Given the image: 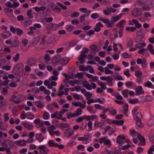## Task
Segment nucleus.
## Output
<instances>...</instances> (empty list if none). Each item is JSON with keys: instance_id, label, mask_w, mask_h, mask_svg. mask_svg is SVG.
<instances>
[{"instance_id": "1", "label": "nucleus", "mask_w": 154, "mask_h": 154, "mask_svg": "<svg viewBox=\"0 0 154 154\" xmlns=\"http://www.w3.org/2000/svg\"><path fill=\"white\" fill-rule=\"evenodd\" d=\"M146 45L145 43H142L137 44L135 45L130 48L129 51H134L137 49H139L138 52L139 54H141L143 55H146L147 54V49L145 48Z\"/></svg>"}, {"instance_id": "2", "label": "nucleus", "mask_w": 154, "mask_h": 154, "mask_svg": "<svg viewBox=\"0 0 154 154\" xmlns=\"http://www.w3.org/2000/svg\"><path fill=\"white\" fill-rule=\"evenodd\" d=\"M70 60L69 58L65 57L61 58L60 56L54 57L53 59V62L54 63H60L63 65H66Z\"/></svg>"}, {"instance_id": "3", "label": "nucleus", "mask_w": 154, "mask_h": 154, "mask_svg": "<svg viewBox=\"0 0 154 154\" xmlns=\"http://www.w3.org/2000/svg\"><path fill=\"white\" fill-rule=\"evenodd\" d=\"M141 2L144 4L142 7V8L144 10L149 11L153 6V0H144Z\"/></svg>"}, {"instance_id": "4", "label": "nucleus", "mask_w": 154, "mask_h": 154, "mask_svg": "<svg viewBox=\"0 0 154 154\" xmlns=\"http://www.w3.org/2000/svg\"><path fill=\"white\" fill-rule=\"evenodd\" d=\"M26 97L23 95L20 94L17 96L14 95L11 98V100L14 103L18 104L25 99Z\"/></svg>"}, {"instance_id": "5", "label": "nucleus", "mask_w": 154, "mask_h": 154, "mask_svg": "<svg viewBox=\"0 0 154 154\" xmlns=\"http://www.w3.org/2000/svg\"><path fill=\"white\" fill-rule=\"evenodd\" d=\"M89 51V50L86 48H85L84 51L81 54L78 58V60L81 63H84L85 61V58L86 57L87 54H86Z\"/></svg>"}, {"instance_id": "6", "label": "nucleus", "mask_w": 154, "mask_h": 154, "mask_svg": "<svg viewBox=\"0 0 154 154\" xmlns=\"http://www.w3.org/2000/svg\"><path fill=\"white\" fill-rule=\"evenodd\" d=\"M50 83V81L48 80H45L44 82V85L47 87V88L48 89H51L52 87L53 86H56L57 85V82L55 81H51V83Z\"/></svg>"}, {"instance_id": "7", "label": "nucleus", "mask_w": 154, "mask_h": 154, "mask_svg": "<svg viewBox=\"0 0 154 154\" xmlns=\"http://www.w3.org/2000/svg\"><path fill=\"white\" fill-rule=\"evenodd\" d=\"M129 24L131 25H135L136 27L137 28H140L142 27V26L137 20L133 19L129 21Z\"/></svg>"}, {"instance_id": "8", "label": "nucleus", "mask_w": 154, "mask_h": 154, "mask_svg": "<svg viewBox=\"0 0 154 154\" xmlns=\"http://www.w3.org/2000/svg\"><path fill=\"white\" fill-rule=\"evenodd\" d=\"M125 137L124 135H118L117 138L116 142L119 144H124L125 143Z\"/></svg>"}, {"instance_id": "9", "label": "nucleus", "mask_w": 154, "mask_h": 154, "mask_svg": "<svg viewBox=\"0 0 154 154\" xmlns=\"http://www.w3.org/2000/svg\"><path fill=\"white\" fill-rule=\"evenodd\" d=\"M38 148L40 150V154H48L49 149L44 145L40 146Z\"/></svg>"}, {"instance_id": "10", "label": "nucleus", "mask_w": 154, "mask_h": 154, "mask_svg": "<svg viewBox=\"0 0 154 154\" xmlns=\"http://www.w3.org/2000/svg\"><path fill=\"white\" fill-rule=\"evenodd\" d=\"M63 82L66 86L69 87L70 85L72 86H74L75 84V80H69L68 79H66L63 80Z\"/></svg>"}, {"instance_id": "11", "label": "nucleus", "mask_w": 154, "mask_h": 154, "mask_svg": "<svg viewBox=\"0 0 154 154\" xmlns=\"http://www.w3.org/2000/svg\"><path fill=\"white\" fill-rule=\"evenodd\" d=\"M23 68V66L22 64H18L13 69L12 73H15L16 71L19 72L22 70Z\"/></svg>"}, {"instance_id": "12", "label": "nucleus", "mask_w": 154, "mask_h": 154, "mask_svg": "<svg viewBox=\"0 0 154 154\" xmlns=\"http://www.w3.org/2000/svg\"><path fill=\"white\" fill-rule=\"evenodd\" d=\"M19 45V41L17 37H14L12 38V46L13 47H17Z\"/></svg>"}, {"instance_id": "13", "label": "nucleus", "mask_w": 154, "mask_h": 154, "mask_svg": "<svg viewBox=\"0 0 154 154\" xmlns=\"http://www.w3.org/2000/svg\"><path fill=\"white\" fill-rule=\"evenodd\" d=\"M74 131L73 130H67L64 132V135L65 137L70 138L73 134Z\"/></svg>"}, {"instance_id": "14", "label": "nucleus", "mask_w": 154, "mask_h": 154, "mask_svg": "<svg viewBox=\"0 0 154 154\" xmlns=\"http://www.w3.org/2000/svg\"><path fill=\"white\" fill-rule=\"evenodd\" d=\"M99 142L101 144L104 143L105 144H109L110 141L109 140L107 139L106 137L100 138L99 140Z\"/></svg>"}, {"instance_id": "15", "label": "nucleus", "mask_w": 154, "mask_h": 154, "mask_svg": "<svg viewBox=\"0 0 154 154\" xmlns=\"http://www.w3.org/2000/svg\"><path fill=\"white\" fill-rule=\"evenodd\" d=\"M53 73L54 75L51 76L49 78V80L51 81L52 80H54V81H57L58 79V75L59 74L58 72L57 71H54L53 72Z\"/></svg>"}, {"instance_id": "16", "label": "nucleus", "mask_w": 154, "mask_h": 154, "mask_svg": "<svg viewBox=\"0 0 154 154\" xmlns=\"http://www.w3.org/2000/svg\"><path fill=\"white\" fill-rule=\"evenodd\" d=\"M142 12L138 9H134L132 11V15L134 17H138L141 15Z\"/></svg>"}, {"instance_id": "17", "label": "nucleus", "mask_w": 154, "mask_h": 154, "mask_svg": "<svg viewBox=\"0 0 154 154\" xmlns=\"http://www.w3.org/2000/svg\"><path fill=\"white\" fill-rule=\"evenodd\" d=\"M104 124V122L97 121H95L94 123V125L95 127L97 128H103Z\"/></svg>"}, {"instance_id": "18", "label": "nucleus", "mask_w": 154, "mask_h": 154, "mask_svg": "<svg viewBox=\"0 0 154 154\" xmlns=\"http://www.w3.org/2000/svg\"><path fill=\"white\" fill-rule=\"evenodd\" d=\"M15 144L17 146H25L26 144V141L24 140H18L15 142Z\"/></svg>"}, {"instance_id": "19", "label": "nucleus", "mask_w": 154, "mask_h": 154, "mask_svg": "<svg viewBox=\"0 0 154 154\" xmlns=\"http://www.w3.org/2000/svg\"><path fill=\"white\" fill-rule=\"evenodd\" d=\"M91 140V137L87 135L84 137L83 142L82 143L83 144H86L89 143Z\"/></svg>"}, {"instance_id": "20", "label": "nucleus", "mask_w": 154, "mask_h": 154, "mask_svg": "<svg viewBox=\"0 0 154 154\" xmlns=\"http://www.w3.org/2000/svg\"><path fill=\"white\" fill-rule=\"evenodd\" d=\"M1 36L2 38H6L10 37L11 36V34L9 31H7L2 33Z\"/></svg>"}, {"instance_id": "21", "label": "nucleus", "mask_w": 154, "mask_h": 154, "mask_svg": "<svg viewBox=\"0 0 154 154\" xmlns=\"http://www.w3.org/2000/svg\"><path fill=\"white\" fill-rule=\"evenodd\" d=\"M39 90L41 91L44 92L45 94H50V91L47 89L46 87L43 86H42L39 88Z\"/></svg>"}, {"instance_id": "22", "label": "nucleus", "mask_w": 154, "mask_h": 154, "mask_svg": "<svg viewBox=\"0 0 154 154\" xmlns=\"http://www.w3.org/2000/svg\"><path fill=\"white\" fill-rule=\"evenodd\" d=\"M23 125L25 127L29 130H31L33 128V126L28 122H24L23 123Z\"/></svg>"}, {"instance_id": "23", "label": "nucleus", "mask_w": 154, "mask_h": 154, "mask_svg": "<svg viewBox=\"0 0 154 154\" xmlns=\"http://www.w3.org/2000/svg\"><path fill=\"white\" fill-rule=\"evenodd\" d=\"M122 14L121 13H120L116 16L112 17L111 18V20L114 23L115 22H117L119 20L122 18Z\"/></svg>"}, {"instance_id": "24", "label": "nucleus", "mask_w": 154, "mask_h": 154, "mask_svg": "<svg viewBox=\"0 0 154 154\" xmlns=\"http://www.w3.org/2000/svg\"><path fill=\"white\" fill-rule=\"evenodd\" d=\"M83 85L84 87L88 90H91L92 89V87L91 85L88 82L85 81L83 82Z\"/></svg>"}, {"instance_id": "25", "label": "nucleus", "mask_w": 154, "mask_h": 154, "mask_svg": "<svg viewBox=\"0 0 154 154\" xmlns=\"http://www.w3.org/2000/svg\"><path fill=\"white\" fill-rule=\"evenodd\" d=\"M50 6L53 11L55 12L60 11V9L57 7L56 4L54 3H51Z\"/></svg>"}, {"instance_id": "26", "label": "nucleus", "mask_w": 154, "mask_h": 154, "mask_svg": "<svg viewBox=\"0 0 154 154\" xmlns=\"http://www.w3.org/2000/svg\"><path fill=\"white\" fill-rule=\"evenodd\" d=\"M136 94L137 95H140L143 93L142 87L139 86H138L136 89Z\"/></svg>"}, {"instance_id": "27", "label": "nucleus", "mask_w": 154, "mask_h": 154, "mask_svg": "<svg viewBox=\"0 0 154 154\" xmlns=\"http://www.w3.org/2000/svg\"><path fill=\"white\" fill-rule=\"evenodd\" d=\"M36 139L38 141L41 142L44 140V137L42 134H37L36 135Z\"/></svg>"}, {"instance_id": "28", "label": "nucleus", "mask_w": 154, "mask_h": 154, "mask_svg": "<svg viewBox=\"0 0 154 154\" xmlns=\"http://www.w3.org/2000/svg\"><path fill=\"white\" fill-rule=\"evenodd\" d=\"M103 25L100 23H98L96 24V26L94 28V30L95 32H98L100 29L101 27H103Z\"/></svg>"}, {"instance_id": "29", "label": "nucleus", "mask_w": 154, "mask_h": 154, "mask_svg": "<svg viewBox=\"0 0 154 154\" xmlns=\"http://www.w3.org/2000/svg\"><path fill=\"white\" fill-rule=\"evenodd\" d=\"M35 106L38 107L42 108L45 106L44 103L40 101H37L35 103Z\"/></svg>"}, {"instance_id": "30", "label": "nucleus", "mask_w": 154, "mask_h": 154, "mask_svg": "<svg viewBox=\"0 0 154 154\" xmlns=\"http://www.w3.org/2000/svg\"><path fill=\"white\" fill-rule=\"evenodd\" d=\"M137 137L140 142L141 143V145H144L145 144V140L144 138L140 135H138Z\"/></svg>"}, {"instance_id": "31", "label": "nucleus", "mask_w": 154, "mask_h": 154, "mask_svg": "<svg viewBox=\"0 0 154 154\" xmlns=\"http://www.w3.org/2000/svg\"><path fill=\"white\" fill-rule=\"evenodd\" d=\"M48 27H51L54 30L57 29L59 28L57 24H50L47 25V28Z\"/></svg>"}, {"instance_id": "32", "label": "nucleus", "mask_w": 154, "mask_h": 154, "mask_svg": "<svg viewBox=\"0 0 154 154\" xmlns=\"http://www.w3.org/2000/svg\"><path fill=\"white\" fill-rule=\"evenodd\" d=\"M126 21L124 20H122L118 23L116 24L117 27L120 28H123L124 25L125 24Z\"/></svg>"}, {"instance_id": "33", "label": "nucleus", "mask_w": 154, "mask_h": 154, "mask_svg": "<svg viewBox=\"0 0 154 154\" xmlns=\"http://www.w3.org/2000/svg\"><path fill=\"white\" fill-rule=\"evenodd\" d=\"M144 86L145 87L153 89L154 88V86L151 82H147L145 83Z\"/></svg>"}, {"instance_id": "34", "label": "nucleus", "mask_w": 154, "mask_h": 154, "mask_svg": "<svg viewBox=\"0 0 154 154\" xmlns=\"http://www.w3.org/2000/svg\"><path fill=\"white\" fill-rule=\"evenodd\" d=\"M79 41L77 40H74L70 42L69 43V47H72L75 46L78 43Z\"/></svg>"}, {"instance_id": "35", "label": "nucleus", "mask_w": 154, "mask_h": 154, "mask_svg": "<svg viewBox=\"0 0 154 154\" xmlns=\"http://www.w3.org/2000/svg\"><path fill=\"white\" fill-rule=\"evenodd\" d=\"M70 128V126L67 123H63L62 129L63 130H68Z\"/></svg>"}, {"instance_id": "36", "label": "nucleus", "mask_w": 154, "mask_h": 154, "mask_svg": "<svg viewBox=\"0 0 154 154\" xmlns=\"http://www.w3.org/2000/svg\"><path fill=\"white\" fill-rule=\"evenodd\" d=\"M33 9H35L36 12H39L40 11H43L46 8L45 6H42L41 7H38L35 6L33 8Z\"/></svg>"}, {"instance_id": "37", "label": "nucleus", "mask_w": 154, "mask_h": 154, "mask_svg": "<svg viewBox=\"0 0 154 154\" xmlns=\"http://www.w3.org/2000/svg\"><path fill=\"white\" fill-rule=\"evenodd\" d=\"M126 30L128 32H133L136 31V28L135 27L128 26L126 28Z\"/></svg>"}, {"instance_id": "38", "label": "nucleus", "mask_w": 154, "mask_h": 154, "mask_svg": "<svg viewBox=\"0 0 154 154\" xmlns=\"http://www.w3.org/2000/svg\"><path fill=\"white\" fill-rule=\"evenodd\" d=\"M13 144V142L10 140H6L4 143L3 146H5L7 147L8 145L11 146Z\"/></svg>"}, {"instance_id": "39", "label": "nucleus", "mask_w": 154, "mask_h": 154, "mask_svg": "<svg viewBox=\"0 0 154 154\" xmlns=\"http://www.w3.org/2000/svg\"><path fill=\"white\" fill-rule=\"evenodd\" d=\"M48 145L50 146L57 147L58 144L57 143H55L52 140H49L48 143Z\"/></svg>"}, {"instance_id": "40", "label": "nucleus", "mask_w": 154, "mask_h": 154, "mask_svg": "<svg viewBox=\"0 0 154 154\" xmlns=\"http://www.w3.org/2000/svg\"><path fill=\"white\" fill-rule=\"evenodd\" d=\"M125 85L127 88H129L135 85L134 82L130 81L126 82L125 83Z\"/></svg>"}, {"instance_id": "41", "label": "nucleus", "mask_w": 154, "mask_h": 154, "mask_svg": "<svg viewBox=\"0 0 154 154\" xmlns=\"http://www.w3.org/2000/svg\"><path fill=\"white\" fill-rule=\"evenodd\" d=\"M121 53L120 51H119L118 54H115L112 55V57L113 59L114 60H118L119 58V54Z\"/></svg>"}, {"instance_id": "42", "label": "nucleus", "mask_w": 154, "mask_h": 154, "mask_svg": "<svg viewBox=\"0 0 154 154\" xmlns=\"http://www.w3.org/2000/svg\"><path fill=\"white\" fill-rule=\"evenodd\" d=\"M20 57L19 53H17L15 56L13 58V60L15 62H17L19 60Z\"/></svg>"}, {"instance_id": "43", "label": "nucleus", "mask_w": 154, "mask_h": 154, "mask_svg": "<svg viewBox=\"0 0 154 154\" xmlns=\"http://www.w3.org/2000/svg\"><path fill=\"white\" fill-rule=\"evenodd\" d=\"M104 73L106 74H112L113 72L110 70L107 67H105L104 68Z\"/></svg>"}, {"instance_id": "44", "label": "nucleus", "mask_w": 154, "mask_h": 154, "mask_svg": "<svg viewBox=\"0 0 154 154\" xmlns=\"http://www.w3.org/2000/svg\"><path fill=\"white\" fill-rule=\"evenodd\" d=\"M122 94L125 97H128L129 94V90L127 89H125L122 91Z\"/></svg>"}, {"instance_id": "45", "label": "nucleus", "mask_w": 154, "mask_h": 154, "mask_svg": "<svg viewBox=\"0 0 154 154\" xmlns=\"http://www.w3.org/2000/svg\"><path fill=\"white\" fill-rule=\"evenodd\" d=\"M79 10L81 12L84 13H86L88 12L90 13L91 12V11H88L87 8H80L79 9Z\"/></svg>"}, {"instance_id": "46", "label": "nucleus", "mask_w": 154, "mask_h": 154, "mask_svg": "<svg viewBox=\"0 0 154 154\" xmlns=\"http://www.w3.org/2000/svg\"><path fill=\"white\" fill-rule=\"evenodd\" d=\"M142 117V115L140 112H138L136 116H134V119L135 120H138L140 119Z\"/></svg>"}, {"instance_id": "47", "label": "nucleus", "mask_w": 154, "mask_h": 154, "mask_svg": "<svg viewBox=\"0 0 154 154\" xmlns=\"http://www.w3.org/2000/svg\"><path fill=\"white\" fill-rule=\"evenodd\" d=\"M154 131L151 133L149 136V140L153 143H154Z\"/></svg>"}, {"instance_id": "48", "label": "nucleus", "mask_w": 154, "mask_h": 154, "mask_svg": "<svg viewBox=\"0 0 154 154\" xmlns=\"http://www.w3.org/2000/svg\"><path fill=\"white\" fill-rule=\"evenodd\" d=\"M50 117V114L49 113L47 112H45L43 116V118L45 120H47L49 119Z\"/></svg>"}, {"instance_id": "49", "label": "nucleus", "mask_w": 154, "mask_h": 154, "mask_svg": "<svg viewBox=\"0 0 154 154\" xmlns=\"http://www.w3.org/2000/svg\"><path fill=\"white\" fill-rule=\"evenodd\" d=\"M106 26L108 27H111L112 26L114 25V23L112 20L109 21V20L108 19V21L106 23Z\"/></svg>"}, {"instance_id": "50", "label": "nucleus", "mask_w": 154, "mask_h": 154, "mask_svg": "<svg viewBox=\"0 0 154 154\" xmlns=\"http://www.w3.org/2000/svg\"><path fill=\"white\" fill-rule=\"evenodd\" d=\"M139 102L138 100L136 98H134L133 99H130L129 100V102L130 103L134 104L137 103Z\"/></svg>"}, {"instance_id": "51", "label": "nucleus", "mask_w": 154, "mask_h": 154, "mask_svg": "<svg viewBox=\"0 0 154 154\" xmlns=\"http://www.w3.org/2000/svg\"><path fill=\"white\" fill-rule=\"evenodd\" d=\"M34 116L33 114L30 112L26 113V117L27 119H33Z\"/></svg>"}, {"instance_id": "52", "label": "nucleus", "mask_w": 154, "mask_h": 154, "mask_svg": "<svg viewBox=\"0 0 154 154\" xmlns=\"http://www.w3.org/2000/svg\"><path fill=\"white\" fill-rule=\"evenodd\" d=\"M5 12L6 14H7L9 16L10 15L11 16L13 14L12 10L10 9H5Z\"/></svg>"}, {"instance_id": "53", "label": "nucleus", "mask_w": 154, "mask_h": 154, "mask_svg": "<svg viewBox=\"0 0 154 154\" xmlns=\"http://www.w3.org/2000/svg\"><path fill=\"white\" fill-rule=\"evenodd\" d=\"M66 29L68 32L71 31L74 28V26L72 25H67L66 26Z\"/></svg>"}, {"instance_id": "54", "label": "nucleus", "mask_w": 154, "mask_h": 154, "mask_svg": "<svg viewBox=\"0 0 154 154\" xmlns=\"http://www.w3.org/2000/svg\"><path fill=\"white\" fill-rule=\"evenodd\" d=\"M91 49L94 51V53L98 51L99 50V49H97V46L96 45H93L91 47Z\"/></svg>"}, {"instance_id": "55", "label": "nucleus", "mask_w": 154, "mask_h": 154, "mask_svg": "<svg viewBox=\"0 0 154 154\" xmlns=\"http://www.w3.org/2000/svg\"><path fill=\"white\" fill-rule=\"evenodd\" d=\"M95 103H99L100 104L103 103L105 101V100L104 98L101 99L100 98H98L95 99Z\"/></svg>"}, {"instance_id": "56", "label": "nucleus", "mask_w": 154, "mask_h": 154, "mask_svg": "<svg viewBox=\"0 0 154 154\" xmlns=\"http://www.w3.org/2000/svg\"><path fill=\"white\" fill-rule=\"evenodd\" d=\"M115 79L117 80H124V79L122 76L116 75L114 77Z\"/></svg>"}, {"instance_id": "57", "label": "nucleus", "mask_w": 154, "mask_h": 154, "mask_svg": "<svg viewBox=\"0 0 154 154\" xmlns=\"http://www.w3.org/2000/svg\"><path fill=\"white\" fill-rule=\"evenodd\" d=\"M103 14L106 16L109 15L111 14V11L109 8L104 10L103 11Z\"/></svg>"}, {"instance_id": "58", "label": "nucleus", "mask_w": 154, "mask_h": 154, "mask_svg": "<svg viewBox=\"0 0 154 154\" xmlns=\"http://www.w3.org/2000/svg\"><path fill=\"white\" fill-rule=\"evenodd\" d=\"M144 33L143 29H140L137 32L136 35L137 36L140 37L142 36Z\"/></svg>"}, {"instance_id": "59", "label": "nucleus", "mask_w": 154, "mask_h": 154, "mask_svg": "<svg viewBox=\"0 0 154 154\" xmlns=\"http://www.w3.org/2000/svg\"><path fill=\"white\" fill-rule=\"evenodd\" d=\"M94 107L95 109L98 110H102L103 108H104V107H102L100 105L97 104H95Z\"/></svg>"}, {"instance_id": "60", "label": "nucleus", "mask_w": 154, "mask_h": 154, "mask_svg": "<svg viewBox=\"0 0 154 154\" xmlns=\"http://www.w3.org/2000/svg\"><path fill=\"white\" fill-rule=\"evenodd\" d=\"M143 73L140 70H138L135 71V75L136 77H139L142 75Z\"/></svg>"}, {"instance_id": "61", "label": "nucleus", "mask_w": 154, "mask_h": 154, "mask_svg": "<svg viewBox=\"0 0 154 154\" xmlns=\"http://www.w3.org/2000/svg\"><path fill=\"white\" fill-rule=\"evenodd\" d=\"M16 33L18 35H21L23 33V31L21 29L18 28L16 29Z\"/></svg>"}, {"instance_id": "62", "label": "nucleus", "mask_w": 154, "mask_h": 154, "mask_svg": "<svg viewBox=\"0 0 154 154\" xmlns=\"http://www.w3.org/2000/svg\"><path fill=\"white\" fill-rule=\"evenodd\" d=\"M26 15L29 18H32L33 17V15L32 13V10H28L26 13Z\"/></svg>"}, {"instance_id": "63", "label": "nucleus", "mask_w": 154, "mask_h": 154, "mask_svg": "<svg viewBox=\"0 0 154 154\" xmlns=\"http://www.w3.org/2000/svg\"><path fill=\"white\" fill-rule=\"evenodd\" d=\"M87 110H88L90 112L93 113H95V112L93 110V107L91 106H87Z\"/></svg>"}, {"instance_id": "64", "label": "nucleus", "mask_w": 154, "mask_h": 154, "mask_svg": "<svg viewBox=\"0 0 154 154\" xmlns=\"http://www.w3.org/2000/svg\"><path fill=\"white\" fill-rule=\"evenodd\" d=\"M79 15V14L78 12L75 11L72 13L71 16L72 17L75 18L78 17Z\"/></svg>"}]
</instances>
